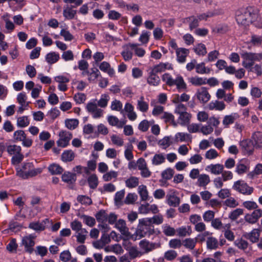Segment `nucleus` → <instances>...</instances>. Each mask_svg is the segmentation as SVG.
Returning a JSON list of instances; mask_svg holds the SVG:
<instances>
[{
    "label": "nucleus",
    "instance_id": "nucleus-14",
    "mask_svg": "<svg viewBox=\"0 0 262 262\" xmlns=\"http://www.w3.org/2000/svg\"><path fill=\"white\" fill-rule=\"evenodd\" d=\"M260 230L258 229H254L250 233L245 234V237L254 243L258 241Z\"/></svg>",
    "mask_w": 262,
    "mask_h": 262
},
{
    "label": "nucleus",
    "instance_id": "nucleus-34",
    "mask_svg": "<svg viewBox=\"0 0 262 262\" xmlns=\"http://www.w3.org/2000/svg\"><path fill=\"white\" fill-rule=\"evenodd\" d=\"M125 183L127 187L129 188H135L139 185V178L136 177L132 176L126 179Z\"/></svg>",
    "mask_w": 262,
    "mask_h": 262
},
{
    "label": "nucleus",
    "instance_id": "nucleus-63",
    "mask_svg": "<svg viewBox=\"0 0 262 262\" xmlns=\"http://www.w3.org/2000/svg\"><path fill=\"white\" fill-rule=\"evenodd\" d=\"M183 245L181 240L177 238L172 239L169 242V246L171 248H180Z\"/></svg>",
    "mask_w": 262,
    "mask_h": 262
},
{
    "label": "nucleus",
    "instance_id": "nucleus-61",
    "mask_svg": "<svg viewBox=\"0 0 262 262\" xmlns=\"http://www.w3.org/2000/svg\"><path fill=\"white\" fill-rule=\"evenodd\" d=\"M176 231L174 228L170 227L169 225L165 226L163 231L165 235L169 236L174 235Z\"/></svg>",
    "mask_w": 262,
    "mask_h": 262
},
{
    "label": "nucleus",
    "instance_id": "nucleus-5",
    "mask_svg": "<svg viewBox=\"0 0 262 262\" xmlns=\"http://www.w3.org/2000/svg\"><path fill=\"white\" fill-rule=\"evenodd\" d=\"M195 96L202 104H205L210 99L211 96L206 87H201L196 90Z\"/></svg>",
    "mask_w": 262,
    "mask_h": 262
},
{
    "label": "nucleus",
    "instance_id": "nucleus-51",
    "mask_svg": "<svg viewBox=\"0 0 262 262\" xmlns=\"http://www.w3.org/2000/svg\"><path fill=\"white\" fill-rule=\"evenodd\" d=\"M33 165L32 163H24L22 167V169L18 172L17 174L20 177L22 178V176L27 173L32 168H33Z\"/></svg>",
    "mask_w": 262,
    "mask_h": 262
},
{
    "label": "nucleus",
    "instance_id": "nucleus-48",
    "mask_svg": "<svg viewBox=\"0 0 262 262\" xmlns=\"http://www.w3.org/2000/svg\"><path fill=\"white\" fill-rule=\"evenodd\" d=\"M30 124V121L27 116L18 117L17 119V125L19 127H25Z\"/></svg>",
    "mask_w": 262,
    "mask_h": 262
},
{
    "label": "nucleus",
    "instance_id": "nucleus-60",
    "mask_svg": "<svg viewBox=\"0 0 262 262\" xmlns=\"http://www.w3.org/2000/svg\"><path fill=\"white\" fill-rule=\"evenodd\" d=\"M243 214V210L241 208H237L230 213L229 217L232 220H235L239 215Z\"/></svg>",
    "mask_w": 262,
    "mask_h": 262
},
{
    "label": "nucleus",
    "instance_id": "nucleus-30",
    "mask_svg": "<svg viewBox=\"0 0 262 262\" xmlns=\"http://www.w3.org/2000/svg\"><path fill=\"white\" fill-rule=\"evenodd\" d=\"M208 107L210 110L215 109L218 111H222L225 109V104L223 101L216 100L215 101H211L210 102Z\"/></svg>",
    "mask_w": 262,
    "mask_h": 262
},
{
    "label": "nucleus",
    "instance_id": "nucleus-11",
    "mask_svg": "<svg viewBox=\"0 0 262 262\" xmlns=\"http://www.w3.org/2000/svg\"><path fill=\"white\" fill-rule=\"evenodd\" d=\"M177 61L180 63L185 62L186 57L189 53V50L184 48H179L176 51Z\"/></svg>",
    "mask_w": 262,
    "mask_h": 262
},
{
    "label": "nucleus",
    "instance_id": "nucleus-21",
    "mask_svg": "<svg viewBox=\"0 0 262 262\" xmlns=\"http://www.w3.org/2000/svg\"><path fill=\"white\" fill-rule=\"evenodd\" d=\"M73 6L66 5L63 8V15L68 19H73L76 14V10L72 9Z\"/></svg>",
    "mask_w": 262,
    "mask_h": 262
},
{
    "label": "nucleus",
    "instance_id": "nucleus-39",
    "mask_svg": "<svg viewBox=\"0 0 262 262\" xmlns=\"http://www.w3.org/2000/svg\"><path fill=\"white\" fill-rule=\"evenodd\" d=\"M195 70L197 73L200 74H209L211 71L210 68L205 67L204 62L196 64Z\"/></svg>",
    "mask_w": 262,
    "mask_h": 262
},
{
    "label": "nucleus",
    "instance_id": "nucleus-26",
    "mask_svg": "<svg viewBox=\"0 0 262 262\" xmlns=\"http://www.w3.org/2000/svg\"><path fill=\"white\" fill-rule=\"evenodd\" d=\"M239 117L237 113H232L230 115H226L224 118L223 124L226 127H228L229 124L233 123L234 121L238 119Z\"/></svg>",
    "mask_w": 262,
    "mask_h": 262
},
{
    "label": "nucleus",
    "instance_id": "nucleus-7",
    "mask_svg": "<svg viewBox=\"0 0 262 262\" xmlns=\"http://www.w3.org/2000/svg\"><path fill=\"white\" fill-rule=\"evenodd\" d=\"M130 243L126 240L124 241L123 246L124 248L128 251L129 256L132 259H134L138 256H141L142 253L139 251L136 247L129 246Z\"/></svg>",
    "mask_w": 262,
    "mask_h": 262
},
{
    "label": "nucleus",
    "instance_id": "nucleus-9",
    "mask_svg": "<svg viewBox=\"0 0 262 262\" xmlns=\"http://www.w3.org/2000/svg\"><path fill=\"white\" fill-rule=\"evenodd\" d=\"M241 56L245 60L255 61L262 60V53H256L245 52L241 54Z\"/></svg>",
    "mask_w": 262,
    "mask_h": 262
},
{
    "label": "nucleus",
    "instance_id": "nucleus-6",
    "mask_svg": "<svg viewBox=\"0 0 262 262\" xmlns=\"http://www.w3.org/2000/svg\"><path fill=\"white\" fill-rule=\"evenodd\" d=\"M166 202L169 206L177 207L180 204V199L176 194L174 190H170L166 195Z\"/></svg>",
    "mask_w": 262,
    "mask_h": 262
},
{
    "label": "nucleus",
    "instance_id": "nucleus-52",
    "mask_svg": "<svg viewBox=\"0 0 262 262\" xmlns=\"http://www.w3.org/2000/svg\"><path fill=\"white\" fill-rule=\"evenodd\" d=\"M172 144L170 138L169 137H165L162 139L159 140L158 144L163 149H165Z\"/></svg>",
    "mask_w": 262,
    "mask_h": 262
},
{
    "label": "nucleus",
    "instance_id": "nucleus-18",
    "mask_svg": "<svg viewBox=\"0 0 262 262\" xmlns=\"http://www.w3.org/2000/svg\"><path fill=\"white\" fill-rule=\"evenodd\" d=\"M206 170L214 174L218 175L223 172L224 166L221 164H210L206 167Z\"/></svg>",
    "mask_w": 262,
    "mask_h": 262
},
{
    "label": "nucleus",
    "instance_id": "nucleus-32",
    "mask_svg": "<svg viewBox=\"0 0 262 262\" xmlns=\"http://www.w3.org/2000/svg\"><path fill=\"white\" fill-rule=\"evenodd\" d=\"M127 47H130L132 49L134 50L135 54L140 57H143L145 54V51L141 48L138 47V44L129 43L126 45Z\"/></svg>",
    "mask_w": 262,
    "mask_h": 262
},
{
    "label": "nucleus",
    "instance_id": "nucleus-10",
    "mask_svg": "<svg viewBox=\"0 0 262 262\" xmlns=\"http://www.w3.org/2000/svg\"><path fill=\"white\" fill-rule=\"evenodd\" d=\"M251 15V13L248 11H245L244 13L241 11H236L235 18L238 24L246 25L248 23V17Z\"/></svg>",
    "mask_w": 262,
    "mask_h": 262
},
{
    "label": "nucleus",
    "instance_id": "nucleus-31",
    "mask_svg": "<svg viewBox=\"0 0 262 262\" xmlns=\"http://www.w3.org/2000/svg\"><path fill=\"white\" fill-rule=\"evenodd\" d=\"M173 85L177 86V88L180 90H185L187 89V85L181 76H178L175 79H173Z\"/></svg>",
    "mask_w": 262,
    "mask_h": 262
},
{
    "label": "nucleus",
    "instance_id": "nucleus-1",
    "mask_svg": "<svg viewBox=\"0 0 262 262\" xmlns=\"http://www.w3.org/2000/svg\"><path fill=\"white\" fill-rule=\"evenodd\" d=\"M155 233L154 226L150 224L147 219L143 218L139 220V224L136 231L137 236L141 238L149 236Z\"/></svg>",
    "mask_w": 262,
    "mask_h": 262
},
{
    "label": "nucleus",
    "instance_id": "nucleus-57",
    "mask_svg": "<svg viewBox=\"0 0 262 262\" xmlns=\"http://www.w3.org/2000/svg\"><path fill=\"white\" fill-rule=\"evenodd\" d=\"M100 75V73L98 69L96 68H93L91 69L90 76L89 77L88 80L90 81H95Z\"/></svg>",
    "mask_w": 262,
    "mask_h": 262
},
{
    "label": "nucleus",
    "instance_id": "nucleus-27",
    "mask_svg": "<svg viewBox=\"0 0 262 262\" xmlns=\"http://www.w3.org/2000/svg\"><path fill=\"white\" fill-rule=\"evenodd\" d=\"M210 182V178L208 175L202 174L199 176L197 185L200 187H203L206 188V186Z\"/></svg>",
    "mask_w": 262,
    "mask_h": 262
},
{
    "label": "nucleus",
    "instance_id": "nucleus-41",
    "mask_svg": "<svg viewBox=\"0 0 262 262\" xmlns=\"http://www.w3.org/2000/svg\"><path fill=\"white\" fill-rule=\"evenodd\" d=\"M48 170L52 174H59L63 171V168L57 164L50 165L48 167Z\"/></svg>",
    "mask_w": 262,
    "mask_h": 262
},
{
    "label": "nucleus",
    "instance_id": "nucleus-45",
    "mask_svg": "<svg viewBox=\"0 0 262 262\" xmlns=\"http://www.w3.org/2000/svg\"><path fill=\"white\" fill-rule=\"evenodd\" d=\"M41 172H42L41 168H38L35 169L33 167V168H32L30 170H29V171L27 173H26V174H24V175L22 176V178L25 179H28L29 177H34V176L37 175L38 174L40 173Z\"/></svg>",
    "mask_w": 262,
    "mask_h": 262
},
{
    "label": "nucleus",
    "instance_id": "nucleus-15",
    "mask_svg": "<svg viewBox=\"0 0 262 262\" xmlns=\"http://www.w3.org/2000/svg\"><path fill=\"white\" fill-rule=\"evenodd\" d=\"M166 69L171 70L172 67L171 64L161 62L159 64L155 66L151 70L156 73H161L165 71Z\"/></svg>",
    "mask_w": 262,
    "mask_h": 262
},
{
    "label": "nucleus",
    "instance_id": "nucleus-3",
    "mask_svg": "<svg viewBox=\"0 0 262 262\" xmlns=\"http://www.w3.org/2000/svg\"><path fill=\"white\" fill-rule=\"evenodd\" d=\"M233 189L244 195H250L254 190V188L249 186L246 183L242 180H238L234 183Z\"/></svg>",
    "mask_w": 262,
    "mask_h": 262
},
{
    "label": "nucleus",
    "instance_id": "nucleus-19",
    "mask_svg": "<svg viewBox=\"0 0 262 262\" xmlns=\"http://www.w3.org/2000/svg\"><path fill=\"white\" fill-rule=\"evenodd\" d=\"M75 157V152L71 149L64 150L61 156V159L64 162L72 161Z\"/></svg>",
    "mask_w": 262,
    "mask_h": 262
},
{
    "label": "nucleus",
    "instance_id": "nucleus-25",
    "mask_svg": "<svg viewBox=\"0 0 262 262\" xmlns=\"http://www.w3.org/2000/svg\"><path fill=\"white\" fill-rule=\"evenodd\" d=\"M199 19L194 16H191L184 18V23H189V29L192 30L199 26Z\"/></svg>",
    "mask_w": 262,
    "mask_h": 262
},
{
    "label": "nucleus",
    "instance_id": "nucleus-33",
    "mask_svg": "<svg viewBox=\"0 0 262 262\" xmlns=\"http://www.w3.org/2000/svg\"><path fill=\"white\" fill-rule=\"evenodd\" d=\"M207 248L208 249L214 250L219 247L217 239L212 236L208 237L206 240Z\"/></svg>",
    "mask_w": 262,
    "mask_h": 262
},
{
    "label": "nucleus",
    "instance_id": "nucleus-46",
    "mask_svg": "<svg viewBox=\"0 0 262 262\" xmlns=\"http://www.w3.org/2000/svg\"><path fill=\"white\" fill-rule=\"evenodd\" d=\"M88 182L91 189H95L98 184V178L95 174H91L88 179Z\"/></svg>",
    "mask_w": 262,
    "mask_h": 262
},
{
    "label": "nucleus",
    "instance_id": "nucleus-59",
    "mask_svg": "<svg viewBox=\"0 0 262 262\" xmlns=\"http://www.w3.org/2000/svg\"><path fill=\"white\" fill-rule=\"evenodd\" d=\"M138 196L135 193H128L126 196L124 203L126 204H130L134 203L137 199Z\"/></svg>",
    "mask_w": 262,
    "mask_h": 262
},
{
    "label": "nucleus",
    "instance_id": "nucleus-28",
    "mask_svg": "<svg viewBox=\"0 0 262 262\" xmlns=\"http://www.w3.org/2000/svg\"><path fill=\"white\" fill-rule=\"evenodd\" d=\"M138 192L141 201H146L148 200V192L145 185H141L139 186L138 188Z\"/></svg>",
    "mask_w": 262,
    "mask_h": 262
},
{
    "label": "nucleus",
    "instance_id": "nucleus-37",
    "mask_svg": "<svg viewBox=\"0 0 262 262\" xmlns=\"http://www.w3.org/2000/svg\"><path fill=\"white\" fill-rule=\"evenodd\" d=\"M188 81L195 86H200L206 84V79L202 77H191L188 78Z\"/></svg>",
    "mask_w": 262,
    "mask_h": 262
},
{
    "label": "nucleus",
    "instance_id": "nucleus-56",
    "mask_svg": "<svg viewBox=\"0 0 262 262\" xmlns=\"http://www.w3.org/2000/svg\"><path fill=\"white\" fill-rule=\"evenodd\" d=\"M80 217L83 219L84 223L90 227H93L96 223L95 219L91 216L82 215Z\"/></svg>",
    "mask_w": 262,
    "mask_h": 262
},
{
    "label": "nucleus",
    "instance_id": "nucleus-36",
    "mask_svg": "<svg viewBox=\"0 0 262 262\" xmlns=\"http://www.w3.org/2000/svg\"><path fill=\"white\" fill-rule=\"evenodd\" d=\"M191 115L187 112L179 114V120L182 125H188L190 122Z\"/></svg>",
    "mask_w": 262,
    "mask_h": 262
},
{
    "label": "nucleus",
    "instance_id": "nucleus-2",
    "mask_svg": "<svg viewBox=\"0 0 262 262\" xmlns=\"http://www.w3.org/2000/svg\"><path fill=\"white\" fill-rule=\"evenodd\" d=\"M7 151L9 154L13 155L11 159L13 164L20 163L24 159V155L21 153V148L19 145H10L7 146Z\"/></svg>",
    "mask_w": 262,
    "mask_h": 262
},
{
    "label": "nucleus",
    "instance_id": "nucleus-4",
    "mask_svg": "<svg viewBox=\"0 0 262 262\" xmlns=\"http://www.w3.org/2000/svg\"><path fill=\"white\" fill-rule=\"evenodd\" d=\"M59 139L57 141V145L60 147H66L69 144L70 141L73 137L71 133L66 130H61L59 133Z\"/></svg>",
    "mask_w": 262,
    "mask_h": 262
},
{
    "label": "nucleus",
    "instance_id": "nucleus-16",
    "mask_svg": "<svg viewBox=\"0 0 262 262\" xmlns=\"http://www.w3.org/2000/svg\"><path fill=\"white\" fill-rule=\"evenodd\" d=\"M239 145L247 153L251 154L253 152L254 146L250 140L247 139L243 140L240 142Z\"/></svg>",
    "mask_w": 262,
    "mask_h": 262
},
{
    "label": "nucleus",
    "instance_id": "nucleus-64",
    "mask_svg": "<svg viewBox=\"0 0 262 262\" xmlns=\"http://www.w3.org/2000/svg\"><path fill=\"white\" fill-rule=\"evenodd\" d=\"M243 206L248 210H253L258 208V205L254 201H248L243 203Z\"/></svg>",
    "mask_w": 262,
    "mask_h": 262
},
{
    "label": "nucleus",
    "instance_id": "nucleus-54",
    "mask_svg": "<svg viewBox=\"0 0 262 262\" xmlns=\"http://www.w3.org/2000/svg\"><path fill=\"white\" fill-rule=\"evenodd\" d=\"M174 173V171L173 169L168 168L162 172V177L164 179L168 180L172 178Z\"/></svg>",
    "mask_w": 262,
    "mask_h": 262
},
{
    "label": "nucleus",
    "instance_id": "nucleus-62",
    "mask_svg": "<svg viewBox=\"0 0 262 262\" xmlns=\"http://www.w3.org/2000/svg\"><path fill=\"white\" fill-rule=\"evenodd\" d=\"M235 245L239 249H246L248 246V243L242 238L237 239L234 242Z\"/></svg>",
    "mask_w": 262,
    "mask_h": 262
},
{
    "label": "nucleus",
    "instance_id": "nucleus-42",
    "mask_svg": "<svg viewBox=\"0 0 262 262\" xmlns=\"http://www.w3.org/2000/svg\"><path fill=\"white\" fill-rule=\"evenodd\" d=\"M79 121L76 119H67L65 120L66 126L70 130L75 129L78 125Z\"/></svg>",
    "mask_w": 262,
    "mask_h": 262
},
{
    "label": "nucleus",
    "instance_id": "nucleus-58",
    "mask_svg": "<svg viewBox=\"0 0 262 262\" xmlns=\"http://www.w3.org/2000/svg\"><path fill=\"white\" fill-rule=\"evenodd\" d=\"M151 225L154 224L159 225L163 223V219L162 215H155L152 217L147 218Z\"/></svg>",
    "mask_w": 262,
    "mask_h": 262
},
{
    "label": "nucleus",
    "instance_id": "nucleus-38",
    "mask_svg": "<svg viewBox=\"0 0 262 262\" xmlns=\"http://www.w3.org/2000/svg\"><path fill=\"white\" fill-rule=\"evenodd\" d=\"M197 243V239L195 238H187L184 239L183 242V245L187 249L193 250Z\"/></svg>",
    "mask_w": 262,
    "mask_h": 262
},
{
    "label": "nucleus",
    "instance_id": "nucleus-13",
    "mask_svg": "<svg viewBox=\"0 0 262 262\" xmlns=\"http://www.w3.org/2000/svg\"><path fill=\"white\" fill-rule=\"evenodd\" d=\"M50 221L49 219H46L45 220H43L41 223L39 222L31 223L29 225V227L37 231H43L45 229L46 225L47 223H50Z\"/></svg>",
    "mask_w": 262,
    "mask_h": 262
},
{
    "label": "nucleus",
    "instance_id": "nucleus-8",
    "mask_svg": "<svg viewBox=\"0 0 262 262\" xmlns=\"http://www.w3.org/2000/svg\"><path fill=\"white\" fill-rule=\"evenodd\" d=\"M21 244L25 246V251L29 254H31L34 251L33 247L35 242L30 235L24 237L22 239Z\"/></svg>",
    "mask_w": 262,
    "mask_h": 262
},
{
    "label": "nucleus",
    "instance_id": "nucleus-53",
    "mask_svg": "<svg viewBox=\"0 0 262 262\" xmlns=\"http://www.w3.org/2000/svg\"><path fill=\"white\" fill-rule=\"evenodd\" d=\"M25 135L26 133L23 130L19 129L15 131L13 136L14 141L15 142H20Z\"/></svg>",
    "mask_w": 262,
    "mask_h": 262
},
{
    "label": "nucleus",
    "instance_id": "nucleus-35",
    "mask_svg": "<svg viewBox=\"0 0 262 262\" xmlns=\"http://www.w3.org/2000/svg\"><path fill=\"white\" fill-rule=\"evenodd\" d=\"M59 55L55 52H50L48 53L46 56L47 62L50 64L56 62L59 59Z\"/></svg>",
    "mask_w": 262,
    "mask_h": 262
},
{
    "label": "nucleus",
    "instance_id": "nucleus-50",
    "mask_svg": "<svg viewBox=\"0 0 262 262\" xmlns=\"http://www.w3.org/2000/svg\"><path fill=\"white\" fill-rule=\"evenodd\" d=\"M262 174V164H258L256 165L254 170L248 173V177L254 178L256 176Z\"/></svg>",
    "mask_w": 262,
    "mask_h": 262
},
{
    "label": "nucleus",
    "instance_id": "nucleus-40",
    "mask_svg": "<svg viewBox=\"0 0 262 262\" xmlns=\"http://www.w3.org/2000/svg\"><path fill=\"white\" fill-rule=\"evenodd\" d=\"M144 98L143 96H141L140 99L137 102V108L141 112L145 113L146 112L148 109V104L147 102L144 101Z\"/></svg>",
    "mask_w": 262,
    "mask_h": 262
},
{
    "label": "nucleus",
    "instance_id": "nucleus-24",
    "mask_svg": "<svg viewBox=\"0 0 262 262\" xmlns=\"http://www.w3.org/2000/svg\"><path fill=\"white\" fill-rule=\"evenodd\" d=\"M177 235L180 237L189 236L192 233L191 227L190 226H182L176 229Z\"/></svg>",
    "mask_w": 262,
    "mask_h": 262
},
{
    "label": "nucleus",
    "instance_id": "nucleus-44",
    "mask_svg": "<svg viewBox=\"0 0 262 262\" xmlns=\"http://www.w3.org/2000/svg\"><path fill=\"white\" fill-rule=\"evenodd\" d=\"M193 50L194 52L198 55L204 56L207 53V50L205 46L203 43L198 44Z\"/></svg>",
    "mask_w": 262,
    "mask_h": 262
},
{
    "label": "nucleus",
    "instance_id": "nucleus-49",
    "mask_svg": "<svg viewBox=\"0 0 262 262\" xmlns=\"http://www.w3.org/2000/svg\"><path fill=\"white\" fill-rule=\"evenodd\" d=\"M77 201L81 203L82 205L85 206L90 205L92 204V199L90 197L86 195H79L77 196Z\"/></svg>",
    "mask_w": 262,
    "mask_h": 262
},
{
    "label": "nucleus",
    "instance_id": "nucleus-55",
    "mask_svg": "<svg viewBox=\"0 0 262 262\" xmlns=\"http://www.w3.org/2000/svg\"><path fill=\"white\" fill-rule=\"evenodd\" d=\"M18 245L15 238L12 239L7 246V249L11 253H16Z\"/></svg>",
    "mask_w": 262,
    "mask_h": 262
},
{
    "label": "nucleus",
    "instance_id": "nucleus-47",
    "mask_svg": "<svg viewBox=\"0 0 262 262\" xmlns=\"http://www.w3.org/2000/svg\"><path fill=\"white\" fill-rule=\"evenodd\" d=\"M95 217L98 222L103 223L107 221V214L104 210H100L96 213Z\"/></svg>",
    "mask_w": 262,
    "mask_h": 262
},
{
    "label": "nucleus",
    "instance_id": "nucleus-12",
    "mask_svg": "<svg viewBox=\"0 0 262 262\" xmlns=\"http://www.w3.org/2000/svg\"><path fill=\"white\" fill-rule=\"evenodd\" d=\"M115 227L123 235H128L129 233V229L126 226L125 221L123 219H119L115 224Z\"/></svg>",
    "mask_w": 262,
    "mask_h": 262
},
{
    "label": "nucleus",
    "instance_id": "nucleus-20",
    "mask_svg": "<svg viewBox=\"0 0 262 262\" xmlns=\"http://www.w3.org/2000/svg\"><path fill=\"white\" fill-rule=\"evenodd\" d=\"M156 244L152 243H149L146 240H142L139 243L140 248L144 250L145 253H148L155 248Z\"/></svg>",
    "mask_w": 262,
    "mask_h": 262
},
{
    "label": "nucleus",
    "instance_id": "nucleus-29",
    "mask_svg": "<svg viewBox=\"0 0 262 262\" xmlns=\"http://www.w3.org/2000/svg\"><path fill=\"white\" fill-rule=\"evenodd\" d=\"M107 121L110 125L112 126H116L118 128H122L125 123V121H120L118 118L114 116H108Z\"/></svg>",
    "mask_w": 262,
    "mask_h": 262
},
{
    "label": "nucleus",
    "instance_id": "nucleus-43",
    "mask_svg": "<svg viewBox=\"0 0 262 262\" xmlns=\"http://www.w3.org/2000/svg\"><path fill=\"white\" fill-rule=\"evenodd\" d=\"M165 161V158L162 154H156L154 156L151 161L154 165H158L163 163Z\"/></svg>",
    "mask_w": 262,
    "mask_h": 262
},
{
    "label": "nucleus",
    "instance_id": "nucleus-22",
    "mask_svg": "<svg viewBox=\"0 0 262 262\" xmlns=\"http://www.w3.org/2000/svg\"><path fill=\"white\" fill-rule=\"evenodd\" d=\"M160 81L159 77L157 75V73L154 72L152 70L149 73V76L147 78V82L149 84L157 86Z\"/></svg>",
    "mask_w": 262,
    "mask_h": 262
},
{
    "label": "nucleus",
    "instance_id": "nucleus-23",
    "mask_svg": "<svg viewBox=\"0 0 262 262\" xmlns=\"http://www.w3.org/2000/svg\"><path fill=\"white\" fill-rule=\"evenodd\" d=\"M253 141V144L256 148L262 147V133L260 132H255L252 136Z\"/></svg>",
    "mask_w": 262,
    "mask_h": 262
},
{
    "label": "nucleus",
    "instance_id": "nucleus-17",
    "mask_svg": "<svg viewBox=\"0 0 262 262\" xmlns=\"http://www.w3.org/2000/svg\"><path fill=\"white\" fill-rule=\"evenodd\" d=\"M61 178L64 182L73 184L76 181V175L75 173L66 171L62 175Z\"/></svg>",
    "mask_w": 262,
    "mask_h": 262
}]
</instances>
